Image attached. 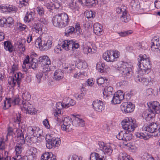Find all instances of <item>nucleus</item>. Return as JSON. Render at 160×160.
<instances>
[{
	"mask_svg": "<svg viewBox=\"0 0 160 160\" xmlns=\"http://www.w3.org/2000/svg\"><path fill=\"white\" fill-rule=\"evenodd\" d=\"M67 4L69 8L72 12L76 14L79 13V7L78 2H74V0H69Z\"/></svg>",
	"mask_w": 160,
	"mask_h": 160,
	"instance_id": "obj_24",
	"label": "nucleus"
},
{
	"mask_svg": "<svg viewBox=\"0 0 160 160\" xmlns=\"http://www.w3.org/2000/svg\"><path fill=\"white\" fill-rule=\"evenodd\" d=\"M24 144L18 143L15 147V151L16 152V155L21 153L24 148Z\"/></svg>",
	"mask_w": 160,
	"mask_h": 160,
	"instance_id": "obj_49",
	"label": "nucleus"
},
{
	"mask_svg": "<svg viewBox=\"0 0 160 160\" xmlns=\"http://www.w3.org/2000/svg\"><path fill=\"white\" fill-rule=\"evenodd\" d=\"M43 47L44 50H46L50 48L52 46V41L48 36L43 37Z\"/></svg>",
	"mask_w": 160,
	"mask_h": 160,
	"instance_id": "obj_26",
	"label": "nucleus"
},
{
	"mask_svg": "<svg viewBox=\"0 0 160 160\" xmlns=\"http://www.w3.org/2000/svg\"><path fill=\"white\" fill-rule=\"evenodd\" d=\"M43 38H41L40 36L37 38L35 40L34 44L35 46L39 48L41 51H44L43 45Z\"/></svg>",
	"mask_w": 160,
	"mask_h": 160,
	"instance_id": "obj_29",
	"label": "nucleus"
},
{
	"mask_svg": "<svg viewBox=\"0 0 160 160\" xmlns=\"http://www.w3.org/2000/svg\"><path fill=\"white\" fill-rule=\"evenodd\" d=\"M118 160H133L130 158L129 155L123 152L120 153L118 157Z\"/></svg>",
	"mask_w": 160,
	"mask_h": 160,
	"instance_id": "obj_44",
	"label": "nucleus"
},
{
	"mask_svg": "<svg viewBox=\"0 0 160 160\" xmlns=\"http://www.w3.org/2000/svg\"><path fill=\"white\" fill-rule=\"evenodd\" d=\"M121 21L124 22H128L131 19L130 16L128 13L127 11L122 12V15L120 17Z\"/></svg>",
	"mask_w": 160,
	"mask_h": 160,
	"instance_id": "obj_42",
	"label": "nucleus"
},
{
	"mask_svg": "<svg viewBox=\"0 0 160 160\" xmlns=\"http://www.w3.org/2000/svg\"><path fill=\"white\" fill-rule=\"evenodd\" d=\"M35 61L36 60L35 58H33L31 60L30 62V65L29 67H31L33 69L35 68L38 66V63Z\"/></svg>",
	"mask_w": 160,
	"mask_h": 160,
	"instance_id": "obj_64",
	"label": "nucleus"
},
{
	"mask_svg": "<svg viewBox=\"0 0 160 160\" xmlns=\"http://www.w3.org/2000/svg\"><path fill=\"white\" fill-rule=\"evenodd\" d=\"M20 101L19 96L18 95H16L12 98L6 99V100L3 101L2 105L3 106V109H6L11 106V104H18Z\"/></svg>",
	"mask_w": 160,
	"mask_h": 160,
	"instance_id": "obj_11",
	"label": "nucleus"
},
{
	"mask_svg": "<svg viewBox=\"0 0 160 160\" xmlns=\"http://www.w3.org/2000/svg\"><path fill=\"white\" fill-rule=\"evenodd\" d=\"M64 103V100L62 101V102H58L57 103L56 105V108L57 110H60L64 108H66L65 104Z\"/></svg>",
	"mask_w": 160,
	"mask_h": 160,
	"instance_id": "obj_55",
	"label": "nucleus"
},
{
	"mask_svg": "<svg viewBox=\"0 0 160 160\" xmlns=\"http://www.w3.org/2000/svg\"><path fill=\"white\" fill-rule=\"evenodd\" d=\"M147 105L149 108L148 112L145 115L146 121H149L155 116L156 113H160V105L157 101L148 102Z\"/></svg>",
	"mask_w": 160,
	"mask_h": 160,
	"instance_id": "obj_4",
	"label": "nucleus"
},
{
	"mask_svg": "<svg viewBox=\"0 0 160 160\" xmlns=\"http://www.w3.org/2000/svg\"><path fill=\"white\" fill-rule=\"evenodd\" d=\"M8 153L7 151H4V160H22V158L20 155H17L12 158L11 159L10 156H8Z\"/></svg>",
	"mask_w": 160,
	"mask_h": 160,
	"instance_id": "obj_40",
	"label": "nucleus"
},
{
	"mask_svg": "<svg viewBox=\"0 0 160 160\" xmlns=\"http://www.w3.org/2000/svg\"><path fill=\"white\" fill-rule=\"evenodd\" d=\"M120 56V52L117 50L107 51L103 54L104 59L107 62H113Z\"/></svg>",
	"mask_w": 160,
	"mask_h": 160,
	"instance_id": "obj_8",
	"label": "nucleus"
},
{
	"mask_svg": "<svg viewBox=\"0 0 160 160\" xmlns=\"http://www.w3.org/2000/svg\"><path fill=\"white\" fill-rule=\"evenodd\" d=\"M124 145L127 147L128 149L129 150H131L132 152H135L137 149V148L135 146L130 143L125 142L124 143Z\"/></svg>",
	"mask_w": 160,
	"mask_h": 160,
	"instance_id": "obj_56",
	"label": "nucleus"
},
{
	"mask_svg": "<svg viewBox=\"0 0 160 160\" xmlns=\"http://www.w3.org/2000/svg\"><path fill=\"white\" fill-rule=\"evenodd\" d=\"M151 45V49L152 51H160V39L158 37H155L152 39Z\"/></svg>",
	"mask_w": 160,
	"mask_h": 160,
	"instance_id": "obj_20",
	"label": "nucleus"
},
{
	"mask_svg": "<svg viewBox=\"0 0 160 160\" xmlns=\"http://www.w3.org/2000/svg\"><path fill=\"white\" fill-rule=\"evenodd\" d=\"M24 103H23L24 105L21 106V109L23 112L31 115L35 114L37 113L36 109L33 108L31 104L30 103H27V104Z\"/></svg>",
	"mask_w": 160,
	"mask_h": 160,
	"instance_id": "obj_15",
	"label": "nucleus"
},
{
	"mask_svg": "<svg viewBox=\"0 0 160 160\" xmlns=\"http://www.w3.org/2000/svg\"><path fill=\"white\" fill-rule=\"evenodd\" d=\"M97 70L101 72H107L110 69L108 66L106 65L105 63L99 62L97 63L96 66Z\"/></svg>",
	"mask_w": 160,
	"mask_h": 160,
	"instance_id": "obj_25",
	"label": "nucleus"
},
{
	"mask_svg": "<svg viewBox=\"0 0 160 160\" xmlns=\"http://www.w3.org/2000/svg\"><path fill=\"white\" fill-rule=\"evenodd\" d=\"M124 96V94L122 91L118 90L114 94L111 101L112 103L114 104L120 103L123 99Z\"/></svg>",
	"mask_w": 160,
	"mask_h": 160,
	"instance_id": "obj_14",
	"label": "nucleus"
},
{
	"mask_svg": "<svg viewBox=\"0 0 160 160\" xmlns=\"http://www.w3.org/2000/svg\"><path fill=\"white\" fill-rule=\"evenodd\" d=\"M63 77V73L60 69H57L54 73L53 78L57 81L62 79Z\"/></svg>",
	"mask_w": 160,
	"mask_h": 160,
	"instance_id": "obj_37",
	"label": "nucleus"
},
{
	"mask_svg": "<svg viewBox=\"0 0 160 160\" xmlns=\"http://www.w3.org/2000/svg\"><path fill=\"white\" fill-rule=\"evenodd\" d=\"M20 73H17L9 77L8 79V83L11 87H13L17 84L18 86H20V78L19 77Z\"/></svg>",
	"mask_w": 160,
	"mask_h": 160,
	"instance_id": "obj_12",
	"label": "nucleus"
},
{
	"mask_svg": "<svg viewBox=\"0 0 160 160\" xmlns=\"http://www.w3.org/2000/svg\"><path fill=\"white\" fill-rule=\"evenodd\" d=\"M85 15L88 18H93L95 16V12L92 11H86Z\"/></svg>",
	"mask_w": 160,
	"mask_h": 160,
	"instance_id": "obj_54",
	"label": "nucleus"
},
{
	"mask_svg": "<svg viewBox=\"0 0 160 160\" xmlns=\"http://www.w3.org/2000/svg\"><path fill=\"white\" fill-rule=\"evenodd\" d=\"M132 30H129L125 32H118V34L121 37H125L132 34Z\"/></svg>",
	"mask_w": 160,
	"mask_h": 160,
	"instance_id": "obj_61",
	"label": "nucleus"
},
{
	"mask_svg": "<svg viewBox=\"0 0 160 160\" xmlns=\"http://www.w3.org/2000/svg\"><path fill=\"white\" fill-rule=\"evenodd\" d=\"M7 12H15L17 10V8L13 5H7Z\"/></svg>",
	"mask_w": 160,
	"mask_h": 160,
	"instance_id": "obj_58",
	"label": "nucleus"
},
{
	"mask_svg": "<svg viewBox=\"0 0 160 160\" xmlns=\"http://www.w3.org/2000/svg\"><path fill=\"white\" fill-rule=\"evenodd\" d=\"M138 74L135 80L138 83L141 82L146 85L152 83V79L150 77L144 78L143 75L148 74L151 71V63L150 58L146 54H140L138 58Z\"/></svg>",
	"mask_w": 160,
	"mask_h": 160,
	"instance_id": "obj_1",
	"label": "nucleus"
},
{
	"mask_svg": "<svg viewBox=\"0 0 160 160\" xmlns=\"http://www.w3.org/2000/svg\"><path fill=\"white\" fill-rule=\"evenodd\" d=\"M82 50L83 52L86 54L94 53L96 52L95 49L91 48V43L89 42L84 43L82 46Z\"/></svg>",
	"mask_w": 160,
	"mask_h": 160,
	"instance_id": "obj_22",
	"label": "nucleus"
},
{
	"mask_svg": "<svg viewBox=\"0 0 160 160\" xmlns=\"http://www.w3.org/2000/svg\"><path fill=\"white\" fill-rule=\"evenodd\" d=\"M98 2L97 0H85L84 3L87 6L90 7L95 6Z\"/></svg>",
	"mask_w": 160,
	"mask_h": 160,
	"instance_id": "obj_51",
	"label": "nucleus"
},
{
	"mask_svg": "<svg viewBox=\"0 0 160 160\" xmlns=\"http://www.w3.org/2000/svg\"><path fill=\"white\" fill-rule=\"evenodd\" d=\"M158 123H151L147 126H144L142 127V129L145 131L150 133L154 132H158L157 129L159 128Z\"/></svg>",
	"mask_w": 160,
	"mask_h": 160,
	"instance_id": "obj_21",
	"label": "nucleus"
},
{
	"mask_svg": "<svg viewBox=\"0 0 160 160\" xmlns=\"http://www.w3.org/2000/svg\"><path fill=\"white\" fill-rule=\"evenodd\" d=\"M38 62L41 64V71L43 73L50 71L51 62L49 58L47 55L41 56L38 58Z\"/></svg>",
	"mask_w": 160,
	"mask_h": 160,
	"instance_id": "obj_7",
	"label": "nucleus"
},
{
	"mask_svg": "<svg viewBox=\"0 0 160 160\" xmlns=\"http://www.w3.org/2000/svg\"><path fill=\"white\" fill-rule=\"evenodd\" d=\"M118 70L120 71L122 74L126 76L127 78H129L132 75V65L131 63L120 62L117 64L116 67Z\"/></svg>",
	"mask_w": 160,
	"mask_h": 160,
	"instance_id": "obj_5",
	"label": "nucleus"
},
{
	"mask_svg": "<svg viewBox=\"0 0 160 160\" xmlns=\"http://www.w3.org/2000/svg\"><path fill=\"white\" fill-rule=\"evenodd\" d=\"M104 156L96 152L91 153L90 157V160H104Z\"/></svg>",
	"mask_w": 160,
	"mask_h": 160,
	"instance_id": "obj_38",
	"label": "nucleus"
},
{
	"mask_svg": "<svg viewBox=\"0 0 160 160\" xmlns=\"http://www.w3.org/2000/svg\"><path fill=\"white\" fill-rule=\"evenodd\" d=\"M6 26L10 27L13 24L14 20L12 18L9 17L7 18H6Z\"/></svg>",
	"mask_w": 160,
	"mask_h": 160,
	"instance_id": "obj_57",
	"label": "nucleus"
},
{
	"mask_svg": "<svg viewBox=\"0 0 160 160\" xmlns=\"http://www.w3.org/2000/svg\"><path fill=\"white\" fill-rule=\"evenodd\" d=\"M21 97V100L22 101L21 106L24 105L23 103H25V104H27V103H29L28 102V101L31 99V95L28 92H23L22 94Z\"/></svg>",
	"mask_w": 160,
	"mask_h": 160,
	"instance_id": "obj_28",
	"label": "nucleus"
},
{
	"mask_svg": "<svg viewBox=\"0 0 160 160\" xmlns=\"http://www.w3.org/2000/svg\"><path fill=\"white\" fill-rule=\"evenodd\" d=\"M84 95V93L82 92H81L80 93L75 94L74 95V97L77 99L81 100L83 98Z\"/></svg>",
	"mask_w": 160,
	"mask_h": 160,
	"instance_id": "obj_62",
	"label": "nucleus"
},
{
	"mask_svg": "<svg viewBox=\"0 0 160 160\" xmlns=\"http://www.w3.org/2000/svg\"><path fill=\"white\" fill-rule=\"evenodd\" d=\"M17 132V139L18 140L19 143L21 144H24L25 140L24 138V134L22 132V131L20 129H18Z\"/></svg>",
	"mask_w": 160,
	"mask_h": 160,
	"instance_id": "obj_33",
	"label": "nucleus"
},
{
	"mask_svg": "<svg viewBox=\"0 0 160 160\" xmlns=\"http://www.w3.org/2000/svg\"><path fill=\"white\" fill-rule=\"evenodd\" d=\"M107 80L102 77H100L97 79V82L98 85L104 87L107 84Z\"/></svg>",
	"mask_w": 160,
	"mask_h": 160,
	"instance_id": "obj_47",
	"label": "nucleus"
},
{
	"mask_svg": "<svg viewBox=\"0 0 160 160\" xmlns=\"http://www.w3.org/2000/svg\"><path fill=\"white\" fill-rule=\"evenodd\" d=\"M75 31V28L72 27H70L67 28L65 32L66 36H68L69 34H72Z\"/></svg>",
	"mask_w": 160,
	"mask_h": 160,
	"instance_id": "obj_60",
	"label": "nucleus"
},
{
	"mask_svg": "<svg viewBox=\"0 0 160 160\" xmlns=\"http://www.w3.org/2000/svg\"><path fill=\"white\" fill-rule=\"evenodd\" d=\"M87 76L86 73L79 71H75L73 73V77L76 79H82Z\"/></svg>",
	"mask_w": 160,
	"mask_h": 160,
	"instance_id": "obj_39",
	"label": "nucleus"
},
{
	"mask_svg": "<svg viewBox=\"0 0 160 160\" xmlns=\"http://www.w3.org/2000/svg\"><path fill=\"white\" fill-rule=\"evenodd\" d=\"M122 128L129 132L134 131L138 125L136 120L131 117H126L121 122Z\"/></svg>",
	"mask_w": 160,
	"mask_h": 160,
	"instance_id": "obj_6",
	"label": "nucleus"
},
{
	"mask_svg": "<svg viewBox=\"0 0 160 160\" xmlns=\"http://www.w3.org/2000/svg\"><path fill=\"white\" fill-rule=\"evenodd\" d=\"M71 118L67 117L64 118L63 124L61 126V129L62 131L67 132L70 131L72 129Z\"/></svg>",
	"mask_w": 160,
	"mask_h": 160,
	"instance_id": "obj_18",
	"label": "nucleus"
},
{
	"mask_svg": "<svg viewBox=\"0 0 160 160\" xmlns=\"http://www.w3.org/2000/svg\"><path fill=\"white\" fill-rule=\"evenodd\" d=\"M27 134L28 135L33 136L32 140L33 142L39 143L44 138L42 130L36 126H30L27 128Z\"/></svg>",
	"mask_w": 160,
	"mask_h": 160,
	"instance_id": "obj_3",
	"label": "nucleus"
},
{
	"mask_svg": "<svg viewBox=\"0 0 160 160\" xmlns=\"http://www.w3.org/2000/svg\"><path fill=\"white\" fill-rule=\"evenodd\" d=\"M93 29L94 33L97 35H99L102 34V27L98 23H94L93 25Z\"/></svg>",
	"mask_w": 160,
	"mask_h": 160,
	"instance_id": "obj_35",
	"label": "nucleus"
},
{
	"mask_svg": "<svg viewBox=\"0 0 160 160\" xmlns=\"http://www.w3.org/2000/svg\"><path fill=\"white\" fill-rule=\"evenodd\" d=\"M37 153V149L34 148H32L29 151L30 158H32L33 159L35 158Z\"/></svg>",
	"mask_w": 160,
	"mask_h": 160,
	"instance_id": "obj_53",
	"label": "nucleus"
},
{
	"mask_svg": "<svg viewBox=\"0 0 160 160\" xmlns=\"http://www.w3.org/2000/svg\"><path fill=\"white\" fill-rule=\"evenodd\" d=\"M4 45L5 50L9 52H12L14 51V47L11 42L9 41L4 42Z\"/></svg>",
	"mask_w": 160,
	"mask_h": 160,
	"instance_id": "obj_30",
	"label": "nucleus"
},
{
	"mask_svg": "<svg viewBox=\"0 0 160 160\" xmlns=\"http://www.w3.org/2000/svg\"><path fill=\"white\" fill-rule=\"evenodd\" d=\"M25 39H24L19 41L18 43V48L21 54H22L25 50Z\"/></svg>",
	"mask_w": 160,
	"mask_h": 160,
	"instance_id": "obj_36",
	"label": "nucleus"
},
{
	"mask_svg": "<svg viewBox=\"0 0 160 160\" xmlns=\"http://www.w3.org/2000/svg\"><path fill=\"white\" fill-rule=\"evenodd\" d=\"M18 69V64L17 63H13L12 65L8 68V72L10 74L17 73V71Z\"/></svg>",
	"mask_w": 160,
	"mask_h": 160,
	"instance_id": "obj_43",
	"label": "nucleus"
},
{
	"mask_svg": "<svg viewBox=\"0 0 160 160\" xmlns=\"http://www.w3.org/2000/svg\"><path fill=\"white\" fill-rule=\"evenodd\" d=\"M126 131H123L120 132L117 135L116 138L120 140L123 141V143L126 142L130 140L132 138V134L127 133Z\"/></svg>",
	"mask_w": 160,
	"mask_h": 160,
	"instance_id": "obj_16",
	"label": "nucleus"
},
{
	"mask_svg": "<svg viewBox=\"0 0 160 160\" xmlns=\"http://www.w3.org/2000/svg\"><path fill=\"white\" fill-rule=\"evenodd\" d=\"M121 108L122 111L126 113H129L134 110L135 105L130 102H125L122 104Z\"/></svg>",
	"mask_w": 160,
	"mask_h": 160,
	"instance_id": "obj_17",
	"label": "nucleus"
},
{
	"mask_svg": "<svg viewBox=\"0 0 160 160\" xmlns=\"http://www.w3.org/2000/svg\"><path fill=\"white\" fill-rule=\"evenodd\" d=\"M42 27L40 24L35 22L33 25L32 29L33 32L41 34L42 33Z\"/></svg>",
	"mask_w": 160,
	"mask_h": 160,
	"instance_id": "obj_31",
	"label": "nucleus"
},
{
	"mask_svg": "<svg viewBox=\"0 0 160 160\" xmlns=\"http://www.w3.org/2000/svg\"><path fill=\"white\" fill-rule=\"evenodd\" d=\"M137 137L140 139H143L145 140H147L149 139L150 136L147 132H137L135 134Z\"/></svg>",
	"mask_w": 160,
	"mask_h": 160,
	"instance_id": "obj_41",
	"label": "nucleus"
},
{
	"mask_svg": "<svg viewBox=\"0 0 160 160\" xmlns=\"http://www.w3.org/2000/svg\"><path fill=\"white\" fill-rule=\"evenodd\" d=\"M130 6L132 7L133 9L138 11L140 8V5L138 0H131L130 3Z\"/></svg>",
	"mask_w": 160,
	"mask_h": 160,
	"instance_id": "obj_46",
	"label": "nucleus"
},
{
	"mask_svg": "<svg viewBox=\"0 0 160 160\" xmlns=\"http://www.w3.org/2000/svg\"><path fill=\"white\" fill-rule=\"evenodd\" d=\"M62 47L66 51H74L78 48L79 47V45L78 43L75 42L72 40H65L62 41Z\"/></svg>",
	"mask_w": 160,
	"mask_h": 160,
	"instance_id": "obj_9",
	"label": "nucleus"
},
{
	"mask_svg": "<svg viewBox=\"0 0 160 160\" xmlns=\"http://www.w3.org/2000/svg\"><path fill=\"white\" fill-rule=\"evenodd\" d=\"M78 67L80 69H85L88 67L86 62L83 60H79L78 64Z\"/></svg>",
	"mask_w": 160,
	"mask_h": 160,
	"instance_id": "obj_50",
	"label": "nucleus"
},
{
	"mask_svg": "<svg viewBox=\"0 0 160 160\" xmlns=\"http://www.w3.org/2000/svg\"><path fill=\"white\" fill-rule=\"evenodd\" d=\"M112 151V149L110 145L107 144L102 152H103L104 154H107L108 155H110Z\"/></svg>",
	"mask_w": 160,
	"mask_h": 160,
	"instance_id": "obj_52",
	"label": "nucleus"
},
{
	"mask_svg": "<svg viewBox=\"0 0 160 160\" xmlns=\"http://www.w3.org/2000/svg\"><path fill=\"white\" fill-rule=\"evenodd\" d=\"M36 10L38 14L40 16H42L44 13V11L43 8L41 7H38L36 8Z\"/></svg>",
	"mask_w": 160,
	"mask_h": 160,
	"instance_id": "obj_63",
	"label": "nucleus"
},
{
	"mask_svg": "<svg viewBox=\"0 0 160 160\" xmlns=\"http://www.w3.org/2000/svg\"><path fill=\"white\" fill-rule=\"evenodd\" d=\"M34 15V14L33 12H27L24 18V21L26 22H29L33 19Z\"/></svg>",
	"mask_w": 160,
	"mask_h": 160,
	"instance_id": "obj_48",
	"label": "nucleus"
},
{
	"mask_svg": "<svg viewBox=\"0 0 160 160\" xmlns=\"http://www.w3.org/2000/svg\"><path fill=\"white\" fill-rule=\"evenodd\" d=\"M105 88L103 92V95L104 98H108L112 95L113 90L112 88L110 86H104Z\"/></svg>",
	"mask_w": 160,
	"mask_h": 160,
	"instance_id": "obj_27",
	"label": "nucleus"
},
{
	"mask_svg": "<svg viewBox=\"0 0 160 160\" xmlns=\"http://www.w3.org/2000/svg\"><path fill=\"white\" fill-rule=\"evenodd\" d=\"M50 1L51 3L47 1L44 5L51 12H53L54 9H58L61 7V3L58 0H50Z\"/></svg>",
	"mask_w": 160,
	"mask_h": 160,
	"instance_id": "obj_13",
	"label": "nucleus"
},
{
	"mask_svg": "<svg viewBox=\"0 0 160 160\" xmlns=\"http://www.w3.org/2000/svg\"><path fill=\"white\" fill-rule=\"evenodd\" d=\"M61 143V141L60 138L53 137L52 135H50V138L47 140L46 145L48 148L50 149L58 147L60 145Z\"/></svg>",
	"mask_w": 160,
	"mask_h": 160,
	"instance_id": "obj_10",
	"label": "nucleus"
},
{
	"mask_svg": "<svg viewBox=\"0 0 160 160\" xmlns=\"http://www.w3.org/2000/svg\"><path fill=\"white\" fill-rule=\"evenodd\" d=\"M41 160H56L55 156L52 153L46 152L41 157Z\"/></svg>",
	"mask_w": 160,
	"mask_h": 160,
	"instance_id": "obj_34",
	"label": "nucleus"
},
{
	"mask_svg": "<svg viewBox=\"0 0 160 160\" xmlns=\"http://www.w3.org/2000/svg\"><path fill=\"white\" fill-rule=\"evenodd\" d=\"M52 22L54 26L56 27L62 28L68 26L70 22L68 15L63 12L58 13L53 16Z\"/></svg>",
	"mask_w": 160,
	"mask_h": 160,
	"instance_id": "obj_2",
	"label": "nucleus"
},
{
	"mask_svg": "<svg viewBox=\"0 0 160 160\" xmlns=\"http://www.w3.org/2000/svg\"><path fill=\"white\" fill-rule=\"evenodd\" d=\"M126 7L124 6H121L117 8L116 9V12L118 14L121 13H122V12H125L126 10Z\"/></svg>",
	"mask_w": 160,
	"mask_h": 160,
	"instance_id": "obj_59",
	"label": "nucleus"
},
{
	"mask_svg": "<svg viewBox=\"0 0 160 160\" xmlns=\"http://www.w3.org/2000/svg\"><path fill=\"white\" fill-rule=\"evenodd\" d=\"M64 103L65 104L66 108H67L69 107L70 106H73L76 104V101L69 98H65L64 99Z\"/></svg>",
	"mask_w": 160,
	"mask_h": 160,
	"instance_id": "obj_45",
	"label": "nucleus"
},
{
	"mask_svg": "<svg viewBox=\"0 0 160 160\" xmlns=\"http://www.w3.org/2000/svg\"><path fill=\"white\" fill-rule=\"evenodd\" d=\"M75 65L74 63L66 64L63 67V70L65 72L70 73L74 70L75 68Z\"/></svg>",
	"mask_w": 160,
	"mask_h": 160,
	"instance_id": "obj_32",
	"label": "nucleus"
},
{
	"mask_svg": "<svg viewBox=\"0 0 160 160\" xmlns=\"http://www.w3.org/2000/svg\"><path fill=\"white\" fill-rule=\"evenodd\" d=\"M92 105L94 111L98 112H101L105 108L104 103L99 100H96L93 101Z\"/></svg>",
	"mask_w": 160,
	"mask_h": 160,
	"instance_id": "obj_19",
	"label": "nucleus"
},
{
	"mask_svg": "<svg viewBox=\"0 0 160 160\" xmlns=\"http://www.w3.org/2000/svg\"><path fill=\"white\" fill-rule=\"evenodd\" d=\"M73 118L72 122V124L76 127H83L85 125V122L83 120L80 118L78 115H73Z\"/></svg>",
	"mask_w": 160,
	"mask_h": 160,
	"instance_id": "obj_23",
	"label": "nucleus"
}]
</instances>
